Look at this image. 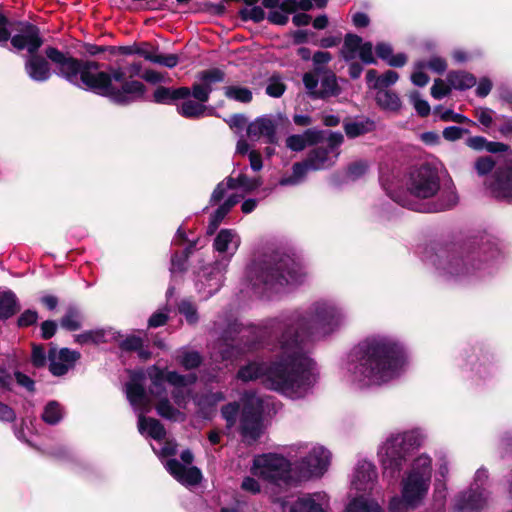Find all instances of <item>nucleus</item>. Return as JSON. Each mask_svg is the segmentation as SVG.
<instances>
[{"label":"nucleus","mask_w":512,"mask_h":512,"mask_svg":"<svg viewBox=\"0 0 512 512\" xmlns=\"http://www.w3.org/2000/svg\"><path fill=\"white\" fill-rule=\"evenodd\" d=\"M419 444L420 434L417 431H406L388 436L378 449L383 477L394 482L402 470L407 455Z\"/></svg>","instance_id":"obj_7"},{"label":"nucleus","mask_w":512,"mask_h":512,"mask_svg":"<svg viewBox=\"0 0 512 512\" xmlns=\"http://www.w3.org/2000/svg\"><path fill=\"white\" fill-rule=\"evenodd\" d=\"M326 3L327 0H285L279 8L269 12L268 20L273 24L284 25L288 22L289 14L297 9L308 11L313 7V4L318 8H322Z\"/></svg>","instance_id":"obj_23"},{"label":"nucleus","mask_w":512,"mask_h":512,"mask_svg":"<svg viewBox=\"0 0 512 512\" xmlns=\"http://www.w3.org/2000/svg\"><path fill=\"white\" fill-rule=\"evenodd\" d=\"M347 322L345 310L334 300L320 299L307 310H296L271 320L275 338L274 358L252 361L241 367L238 379L260 380L268 389L296 400L308 395L317 381L314 361L304 351L305 340H321L339 331Z\"/></svg>","instance_id":"obj_1"},{"label":"nucleus","mask_w":512,"mask_h":512,"mask_svg":"<svg viewBox=\"0 0 512 512\" xmlns=\"http://www.w3.org/2000/svg\"><path fill=\"white\" fill-rule=\"evenodd\" d=\"M247 135L251 140L263 138L267 143H275L276 124L269 117H259L248 125Z\"/></svg>","instance_id":"obj_26"},{"label":"nucleus","mask_w":512,"mask_h":512,"mask_svg":"<svg viewBox=\"0 0 512 512\" xmlns=\"http://www.w3.org/2000/svg\"><path fill=\"white\" fill-rule=\"evenodd\" d=\"M377 479L378 473L375 465L367 460H359L351 474V489L357 492H370L374 489Z\"/></svg>","instance_id":"obj_21"},{"label":"nucleus","mask_w":512,"mask_h":512,"mask_svg":"<svg viewBox=\"0 0 512 512\" xmlns=\"http://www.w3.org/2000/svg\"><path fill=\"white\" fill-rule=\"evenodd\" d=\"M243 407L240 416V432L248 443L255 442L262 432V413L266 402L255 393H246L242 399Z\"/></svg>","instance_id":"obj_14"},{"label":"nucleus","mask_w":512,"mask_h":512,"mask_svg":"<svg viewBox=\"0 0 512 512\" xmlns=\"http://www.w3.org/2000/svg\"><path fill=\"white\" fill-rule=\"evenodd\" d=\"M409 98H410V101L413 104L415 110L417 111V113L420 116L425 117V116L429 115L430 105L428 104V102L426 100L420 98L419 92L414 91V92L410 93Z\"/></svg>","instance_id":"obj_55"},{"label":"nucleus","mask_w":512,"mask_h":512,"mask_svg":"<svg viewBox=\"0 0 512 512\" xmlns=\"http://www.w3.org/2000/svg\"><path fill=\"white\" fill-rule=\"evenodd\" d=\"M282 507V512H327L328 496L324 492L306 494L299 497L293 503L288 504L285 500H277Z\"/></svg>","instance_id":"obj_20"},{"label":"nucleus","mask_w":512,"mask_h":512,"mask_svg":"<svg viewBox=\"0 0 512 512\" xmlns=\"http://www.w3.org/2000/svg\"><path fill=\"white\" fill-rule=\"evenodd\" d=\"M339 87L337 84L336 76L332 73H326L321 78V86L318 92V98H325L328 96L337 95Z\"/></svg>","instance_id":"obj_46"},{"label":"nucleus","mask_w":512,"mask_h":512,"mask_svg":"<svg viewBox=\"0 0 512 512\" xmlns=\"http://www.w3.org/2000/svg\"><path fill=\"white\" fill-rule=\"evenodd\" d=\"M18 308L17 297L12 291L0 292V318H10Z\"/></svg>","instance_id":"obj_37"},{"label":"nucleus","mask_w":512,"mask_h":512,"mask_svg":"<svg viewBox=\"0 0 512 512\" xmlns=\"http://www.w3.org/2000/svg\"><path fill=\"white\" fill-rule=\"evenodd\" d=\"M179 312L185 316L187 322L190 324H195L198 321L195 305L188 300L180 302Z\"/></svg>","instance_id":"obj_57"},{"label":"nucleus","mask_w":512,"mask_h":512,"mask_svg":"<svg viewBox=\"0 0 512 512\" xmlns=\"http://www.w3.org/2000/svg\"><path fill=\"white\" fill-rule=\"evenodd\" d=\"M362 38L355 34H347L341 49V55L347 61L357 57L359 49L362 45Z\"/></svg>","instance_id":"obj_39"},{"label":"nucleus","mask_w":512,"mask_h":512,"mask_svg":"<svg viewBox=\"0 0 512 512\" xmlns=\"http://www.w3.org/2000/svg\"><path fill=\"white\" fill-rule=\"evenodd\" d=\"M64 416V410L57 401H50L44 407L42 419L49 425L58 424Z\"/></svg>","instance_id":"obj_42"},{"label":"nucleus","mask_w":512,"mask_h":512,"mask_svg":"<svg viewBox=\"0 0 512 512\" xmlns=\"http://www.w3.org/2000/svg\"><path fill=\"white\" fill-rule=\"evenodd\" d=\"M409 509H413L410 503L404 498V496H394L389 503V510L391 512H408Z\"/></svg>","instance_id":"obj_58"},{"label":"nucleus","mask_w":512,"mask_h":512,"mask_svg":"<svg viewBox=\"0 0 512 512\" xmlns=\"http://www.w3.org/2000/svg\"><path fill=\"white\" fill-rule=\"evenodd\" d=\"M25 72L30 79L36 82H45L52 74L48 61L36 53L26 57Z\"/></svg>","instance_id":"obj_27"},{"label":"nucleus","mask_w":512,"mask_h":512,"mask_svg":"<svg viewBox=\"0 0 512 512\" xmlns=\"http://www.w3.org/2000/svg\"><path fill=\"white\" fill-rule=\"evenodd\" d=\"M376 101L380 107L386 110L397 111L401 106L398 95L389 90H378Z\"/></svg>","instance_id":"obj_41"},{"label":"nucleus","mask_w":512,"mask_h":512,"mask_svg":"<svg viewBox=\"0 0 512 512\" xmlns=\"http://www.w3.org/2000/svg\"><path fill=\"white\" fill-rule=\"evenodd\" d=\"M194 456L190 450L181 453V464L177 459H169L164 463L166 470L181 484L186 486L197 485L201 479V471L195 466H189Z\"/></svg>","instance_id":"obj_18"},{"label":"nucleus","mask_w":512,"mask_h":512,"mask_svg":"<svg viewBox=\"0 0 512 512\" xmlns=\"http://www.w3.org/2000/svg\"><path fill=\"white\" fill-rule=\"evenodd\" d=\"M320 137V132L307 130L302 135H291L286 140V145L293 151L303 150L307 144L315 143Z\"/></svg>","instance_id":"obj_35"},{"label":"nucleus","mask_w":512,"mask_h":512,"mask_svg":"<svg viewBox=\"0 0 512 512\" xmlns=\"http://www.w3.org/2000/svg\"><path fill=\"white\" fill-rule=\"evenodd\" d=\"M344 137L341 133L332 132L327 139V147L313 149L307 156L308 165L311 170H322L331 167L336 162Z\"/></svg>","instance_id":"obj_17"},{"label":"nucleus","mask_w":512,"mask_h":512,"mask_svg":"<svg viewBox=\"0 0 512 512\" xmlns=\"http://www.w3.org/2000/svg\"><path fill=\"white\" fill-rule=\"evenodd\" d=\"M491 187L496 197L512 200V170L497 172Z\"/></svg>","instance_id":"obj_29"},{"label":"nucleus","mask_w":512,"mask_h":512,"mask_svg":"<svg viewBox=\"0 0 512 512\" xmlns=\"http://www.w3.org/2000/svg\"><path fill=\"white\" fill-rule=\"evenodd\" d=\"M176 360L187 370L197 368L202 361L198 352L190 351L186 348H182L177 352Z\"/></svg>","instance_id":"obj_44"},{"label":"nucleus","mask_w":512,"mask_h":512,"mask_svg":"<svg viewBox=\"0 0 512 512\" xmlns=\"http://www.w3.org/2000/svg\"><path fill=\"white\" fill-rule=\"evenodd\" d=\"M143 340L138 336H128L120 343V348L125 351H138L143 359L150 357V353L142 349Z\"/></svg>","instance_id":"obj_49"},{"label":"nucleus","mask_w":512,"mask_h":512,"mask_svg":"<svg viewBox=\"0 0 512 512\" xmlns=\"http://www.w3.org/2000/svg\"><path fill=\"white\" fill-rule=\"evenodd\" d=\"M487 480V470L479 468L470 488L455 498V509L458 512H480L484 509L488 501V492L485 488Z\"/></svg>","instance_id":"obj_15"},{"label":"nucleus","mask_w":512,"mask_h":512,"mask_svg":"<svg viewBox=\"0 0 512 512\" xmlns=\"http://www.w3.org/2000/svg\"><path fill=\"white\" fill-rule=\"evenodd\" d=\"M62 328L75 331L82 326V314L76 307H69L60 321Z\"/></svg>","instance_id":"obj_45"},{"label":"nucleus","mask_w":512,"mask_h":512,"mask_svg":"<svg viewBox=\"0 0 512 512\" xmlns=\"http://www.w3.org/2000/svg\"><path fill=\"white\" fill-rule=\"evenodd\" d=\"M251 472L271 485L291 487L298 484L294 464L278 453H264L253 459Z\"/></svg>","instance_id":"obj_8"},{"label":"nucleus","mask_w":512,"mask_h":512,"mask_svg":"<svg viewBox=\"0 0 512 512\" xmlns=\"http://www.w3.org/2000/svg\"><path fill=\"white\" fill-rule=\"evenodd\" d=\"M291 458L301 456L294 462L298 483L311 478L322 477L331 462V453L318 444L299 443L290 447Z\"/></svg>","instance_id":"obj_9"},{"label":"nucleus","mask_w":512,"mask_h":512,"mask_svg":"<svg viewBox=\"0 0 512 512\" xmlns=\"http://www.w3.org/2000/svg\"><path fill=\"white\" fill-rule=\"evenodd\" d=\"M304 276L301 264L294 257L280 253L255 259L246 270V279L252 290L267 297L287 285L301 283Z\"/></svg>","instance_id":"obj_5"},{"label":"nucleus","mask_w":512,"mask_h":512,"mask_svg":"<svg viewBox=\"0 0 512 512\" xmlns=\"http://www.w3.org/2000/svg\"><path fill=\"white\" fill-rule=\"evenodd\" d=\"M190 249L191 247H188L181 254H178L176 252L175 254L172 255L170 268L172 274L182 272L185 270V263L189 256Z\"/></svg>","instance_id":"obj_54"},{"label":"nucleus","mask_w":512,"mask_h":512,"mask_svg":"<svg viewBox=\"0 0 512 512\" xmlns=\"http://www.w3.org/2000/svg\"><path fill=\"white\" fill-rule=\"evenodd\" d=\"M239 413V405L237 403H229L222 408V416L226 420V426L231 429L235 426Z\"/></svg>","instance_id":"obj_52"},{"label":"nucleus","mask_w":512,"mask_h":512,"mask_svg":"<svg viewBox=\"0 0 512 512\" xmlns=\"http://www.w3.org/2000/svg\"><path fill=\"white\" fill-rule=\"evenodd\" d=\"M357 56H359L365 64L376 63V59L373 55V46L370 42L362 43Z\"/></svg>","instance_id":"obj_60"},{"label":"nucleus","mask_w":512,"mask_h":512,"mask_svg":"<svg viewBox=\"0 0 512 512\" xmlns=\"http://www.w3.org/2000/svg\"><path fill=\"white\" fill-rule=\"evenodd\" d=\"M494 112L489 108L480 107L475 110V116L479 123L488 128L493 123Z\"/></svg>","instance_id":"obj_59"},{"label":"nucleus","mask_w":512,"mask_h":512,"mask_svg":"<svg viewBox=\"0 0 512 512\" xmlns=\"http://www.w3.org/2000/svg\"><path fill=\"white\" fill-rule=\"evenodd\" d=\"M113 337V333L111 330H105V329H97V330H90L85 331L81 334H77L74 336V340L76 343L79 344H100L107 342L110 338Z\"/></svg>","instance_id":"obj_34"},{"label":"nucleus","mask_w":512,"mask_h":512,"mask_svg":"<svg viewBox=\"0 0 512 512\" xmlns=\"http://www.w3.org/2000/svg\"><path fill=\"white\" fill-rule=\"evenodd\" d=\"M158 400L156 410L161 417L169 420H178L183 417V414L172 406L170 401L167 399V396L159 398Z\"/></svg>","instance_id":"obj_48"},{"label":"nucleus","mask_w":512,"mask_h":512,"mask_svg":"<svg viewBox=\"0 0 512 512\" xmlns=\"http://www.w3.org/2000/svg\"><path fill=\"white\" fill-rule=\"evenodd\" d=\"M447 82L451 85L452 89L466 90L476 84V78L466 72H450L447 75Z\"/></svg>","instance_id":"obj_38"},{"label":"nucleus","mask_w":512,"mask_h":512,"mask_svg":"<svg viewBox=\"0 0 512 512\" xmlns=\"http://www.w3.org/2000/svg\"><path fill=\"white\" fill-rule=\"evenodd\" d=\"M153 451L161 458L172 456L177 451V443L173 440H166L161 443V448L157 450L154 446H152Z\"/></svg>","instance_id":"obj_62"},{"label":"nucleus","mask_w":512,"mask_h":512,"mask_svg":"<svg viewBox=\"0 0 512 512\" xmlns=\"http://www.w3.org/2000/svg\"><path fill=\"white\" fill-rule=\"evenodd\" d=\"M224 399V395L221 392H210L203 396H196L194 401L196 405L200 408L204 415L208 414V408L213 407L218 402Z\"/></svg>","instance_id":"obj_47"},{"label":"nucleus","mask_w":512,"mask_h":512,"mask_svg":"<svg viewBox=\"0 0 512 512\" xmlns=\"http://www.w3.org/2000/svg\"><path fill=\"white\" fill-rule=\"evenodd\" d=\"M380 182L394 202L413 211L438 212L450 209L458 202L454 184L450 182L441 188L438 170L430 164H422L410 171L405 191H397L400 180L393 172H382Z\"/></svg>","instance_id":"obj_4"},{"label":"nucleus","mask_w":512,"mask_h":512,"mask_svg":"<svg viewBox=\"0 0 512 512\" xmlns=\"http://www.w3.org/2000/svg\"><path fill=\"white\" fill-rule=\"evenodd\" d=\"M179 62V58L176 54H159L156 53L155 59L153 63L165 66L167 68H173L175 67Z\"/></svg>","instance_id":"obj_63"},{"label":"nucleus","mask_w":512,"mask_h":512,"mask_svg":"<svg viewBox=\"0 0 512 512\" xmlns=\"http://www.w3.org/2000/svg\"><path fill=\"white\" fill-rule=\"evenodd\" d=\"M398 78L399 75L397 72L388 70L377 78V84H373V88L376 90H387L386 88L395 84Z\"/></svg>","instance_id":"obj_53"},{"label":"nucleus","mask_w":512,"mask_h":512,"mask_svg":"<svg viewBox=\"0 0 512 512\" xmlns=\"http://www.w3.org/2000/svg\"><path fill=\"white\" fill-rule=\"evenodd\" d=\"M80 358V353L62 348L59 351L50 349L48 354L49 370L54 376H63L74 367L76 361Z\"/></svg>","instance_id":"obj_25"},{"label":"nucleus","mask_w":512,"mask_h":512,"mask_svg":"<svg viewBox=\"0 0 512 512\" xmlns=\"http://www.w3.org/2000/svg\"><path fill=\"white\" fill-rule=\"evenodd\" d=\"M344 129L348 137L355 138L372 131L374 122L369 119L352 121L346 123Z\"/></svg>","instance_id":"obj_43"},{"label":"nucleus","mask_w":512,"mask_h":512,"mask_svg":"<svg viewBox=\"0 0 512 512\" xmlns=\"http://www.w3.org/2000/svg\"><path fill=\"white\" fill-rule=\"evenodd\" d=\"M260 185L261 181L259 178H249L243 173H240L237 177L229 176L216 186L211 195L210 203L217 204L220 202L229 189H240L244 193H249L257 189Z\"/></svg>","instance_id":"obj_22"},{"label":"nucleus","mask_w":512,"mask_h":512,"mask_svg":"<svg viewBox=\"0 0 512 512\" xmlns=\"http://www.w3.org/2000/svg\"><path fill=\"white\" fill-rule=\"evenodd\" d=\"M183 100L184 101L177 106V111L181 116L189 119H198L205 115L207 109L205 104L191 99L190 96Z\"/></svg>","instance_id":"obj_32"},{"label":"nucleus","mask_w":512,"mask_h":512,"mask_svg":"<svg viewBox=\"0 0 512 512\" xmlns=\"http://www.w3.org/2000/svg\"><path fill=\"white\" fill-rule=\"evenodd\" d=\"M426 69V62L424 60L418 61L414 64V71L411 75V81L414 85L424 87L429 82L428 75L424 72Z\"/></svg>","instance_id":"obj_50"},{"label":"nucleus","mask_w":512,"mask_h":512,"mask_svg":"<svg viewBox=\"0 0 512 512\" xmlns=\"http://www.w3.org/2000/svg\"><path fill=\"white\" fill-rule=\"evenodd\" d=\"M45 54L59 76L79 88L109 97L116 104L127 105L144 95V84L137 80L126 81L121 68L111 69L110 73L100 71L97 62L78 60L54 47L46 48Z\"/></svg>","instance_id":"obj_3"},{"label":"nucleus","mask_w":512,"mask_h":512,"mask_svg":"<svg viewBox=\"0 0 512 512\" xmlns=\"http://www.w3.org/2000/svg\"><path fill=\"white\" fill-rule=\"evenodd\" d=\"M376 54L379 58L386 61L392 67H402L407 62V57L404 53L393 54V48L390 44L380 42L376 45Z\"/></svg>","instance_id":"obj_31"},{"label":"nucleus","mask_w":512,"mask_h":512,"mask_svg":"<svg viewBox=\"0 0 512 512\" xmlns=\"http://www.w3.org/2000/svg\"><path fill=\"white\" fill-rule=\"evenodd\" d=\"M368 163L363 160L355 161L351 163L346 170V178L351 181H355L365 175L368 170Z\"/></svg>","instance_id":"obj_51"},{"label":"nucleus","mask_w":512,"mask_h":512,"mask_svg":"<svg viewBox=\"0 0 512 512\" xmlns=\"http://www.w3.org/2000/svg\"><path fill=\"white\" fill-rule=\"evenodd\" d=\"M253 333L251 328L242 326L236 320L229 321L221 338L213 346L211 359L216 363L233 362L253 348L246 340Z\"/></svg>","instance_id":"obj_12"},{"label":"nucleus","mask_w":512,"mask_h":512,"mask_svg":"<svg viewBox=\"0 0 512 512\" xmlns=\"http://www.w3.org/2000/svg\"><path fill=\"white\" fill-rule=\"evenodd\" d=\"M189 96H191V92L188 87L172 89L160 86L153 94L154 101L160 104H169L175 100L185 99Z\"/></svg>","instance_id":"obj_30"},{"label":"nucleus","mask_w":512,"mask_h":512,"mask_svg":"<svg viewBox=\"0 0 512 512\" xmlns=\"http://www.w3.org/2000/svg\"><path fill=\"white\" fill-rule=\"evenodd\" d=\"M432 477V459L427 454L417 456L401 481L402 496L412 508L418 507L428 494Z\"/></svg>","instance_id":"obj_10"},{"label":"nucleus","mask_w":512,"mask_h":512,"mask_svg":"<svg viewBox=\"0 0 512 512\" xmlns=\"http://www.w3.org/2000/svg\"><path fill=\"white\" fill-rule=\"evenodd\" d=\"M148 376L151 380V395L157 399L166 397L167 392L164 383L167 382L174 387L172 397L175 403L182 408L185 407L191 396L189 387L197 380V376L193 373L182 375L176 371H168L156 366L148 369Z\"/></svg>","instance_id":"obj_11"},{"label":"nucleus","mask_w":512,"mask_h":512,"mask_svg":"<svg viewBox=\"0 0 512 512\" xmlns=\"http://www.w3.org/2000/svg\"><path fill=\"white\" fill-rule=\"evenodd\" d=\"M225 74L222 70L214 68L201 72L198 75V82H195L190 89L195 100L205 104L209 100L213 85L224 80Z\"/></svg>","instance_id":"obj_24"},{"label":"nucleus","mask_w":512,"mask_h":512,"mask_svg":"<svg viewBox=\"0 0 512 512\" xmlns=\"http://www.w3.org/2000/svg\"><path fill=\"white\" fill-rule=\"evenodd\" d=\"M224 95L230 100H234L240 103H249L252 101V91L247 87L240 85H229L224 88Z\"/></svg>","instance_id":"obj_40"},{"label":"nucleus","mask_w":512,"mask_h":512,"mask_svg":"<svg viewBox=\"0 0 512 512\" xmlns=\"http://www.w3.org/2000/svg\"><path fill=\"white\" fill-rule=\"evenodd\" d=\"M284 91L285 85L277 79H271L266 87V93L275 98L282 96Z\"/></svg>","instance_id":"obj_64"},{"label":"nucleus","mask_w":512,"mask_h":512,"mask_svg":"<svg viewBox=\"0 0 512 512\" xmlns=\"http://www.w3.org/2000/svg\"><path fill=\"white\" fill-rule=\"evenodd\" d=\"M310 170V165H308L307 159L304 162L294 163L292 167V174L283 176L279 180V184L281 186H296L304 181L307 172Z\"/></svg>","instance_id":"obj_33"},{"label":"nucleus","mask_w":512,"mask_h":512,"mask_svg":"<svg viewBox=\"0 0 512 512\" xmlns=\"http://www.w3.org/2000/svg\"><path fill=\"white\" fill-rule=\"evenodd\" d=\"M243 198V195L231 193L225 201L215 210L207 226V234H213L230 210Z\"/></svg>","instance_id":"obj_28"},{"label":"nucleus","mask_w":512,"mask_h":512,"mask_svg":"<svg viewBox=\"0 0 512 512\" xmlns=\"http://www.w3.org/2000/svg\"><path fill=\"white\" fill-rule=\"evenodd\" d=\"M452 87L449 83H446L444 80L438 78L434 80V84L431 87V95L433 98L440 100L447 96Z\"/></svg>","instance_id":"obj_56"},{"label":"nucleus","mask_w":512,"mask_h":512,"mask_svg":"<svg viewBox=\"0 0 512 512\" xmlns=\"http://www.w3.org/2000/svg\"><path fill=\"white\" fill-rule=\"evenodd\" d=\"M125 391L131 406L138 414L139 432L159 442L164 440L166 435L164 426L157 419L145 417V414L151 411L152 405L144 387L132 379L126 384Z\"/></svg>","instance_id":"obj_13"},{"label":"nucleus","mask_w":512,"mask_h":512,"mask_svg":"<svg viewBox=\"0 0 512 512\" xmlns=\"http://www.w3.org/2000/svg\"><path fill=\"white\" fill-rule=\"evenodd\" d=\"M430 262L436 267L439 274L447 280H458L474 272L475 266H469L463 254L458 251L442 249L431 256Z\"/></svg>","instance_id":"obj_16"},{"label":"nucleus","mask_w":512,"mask_h":512,"mask_svg":"<svg viewBox=\"0 0 512 512\" xmlns=\"http://www.w3.org/2000/svg\"><path fill=\"white\" fill-rule=\"evenodd\" d=\"M343 512H384L380 505L364 497H355L346 506Z\"/></svg>","instance_id":"obj_36"},{"label":"nucleus","mask_w":512,"mask_h":512,"mask_svg":"<svg viewBox=\"0 0 512 512\" xmlns=\"http://www.w3.org/2000/svg\"><path fill=\"white\" fill-rule=\"evenodd\" d=\"M405 364V351L396 340L374 335L347 354L341 365V377L355 389L377 388L397 379Z\"/></svg>","instance_id":"obj_2"},{"label":"nucleus","mask_w":512,"mask_h":512,"mask_svg":"<svg viewBox=\"0 0 512 512\" xmlns=\"http://www.w3.org/2000/svg\"><path fill=\"white\" fill-rule=\"evenodd\" d=\"M440 119L443 121H451V122H456V123H468V124L475 125V123L473 121H471L469 118H467L466 116L459 114V113H455L453 110H450V109L443 111L440 114Z\"/></svg>","instance_id":"obj_61"},{"label":"nucleus","mask_w":512,"mask_h":512,"mask_svg":"<svg viewBox=\"0 0 512 512\" xmlns=\"http://www.w3.org/2000/svg\"><path fill=\"white\" fill-rule=\"evenodd\" d=\"M240 244L241 238L234 229H221L217 233L213 241V248L221 258L212 264L203 266L196 275L195 287L202 299H208L220 290L230 260Z\"/></svg>","instance_id":"obj_6"},{"label":"nucleus","mask_w":512,"mask_h":512,"mask_svg":"<svg viewBox=\"0 0 512 512\" xmlns=\"http://www.w3.org/2000/svg\"><path fill=\"white\" fill-rule=\"evenodd\" d=\"M11 44L17 50L26 49L33 54L42 46L43 39L38 27L29 22H18L17 33L12 36Z\"/></svg>","instance_id":"obj_19"}]
</instances>
